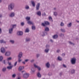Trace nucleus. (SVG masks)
<instances>
[{
	"instance_id": "obj_7",
	"label": "nucleus",
	"mask_w": 79,
	"mask_h": 79,
	"mask_svg": "<svg viewBox=\"0 0 79 79\" xmlns=\"http://www.w3.org/2000/svg\"><path fill=\"white\" fill-rule=\"evenodd\" d=\"M40 5V3H38L37 4L36 6V10H39Z\"/></svg>"
},
{
	"instance_id": "obj_41",
	"label": "nucleus",
	"mask_w": 79,
	"mask_h": 79,
	"mask_svg": "<svg viewBox=\"0 0 79 79\" xmlns=\"http://www.w3.org/2000/svg\"><path fill=\"white\" fill-rule=\"evenodd\" d=\"M60 37H63L64 36V34L62 33H60Z\"/></svg>"
},
{
	"instance_id": "obj_15",
	"label": "nucleus",
	"mask_w": 79,
	"mask_h": 79,
	"mask_svg": "<svg viewBox=\"0 0 79 79\" xmlns=\"http://www.w3.org/2000/svg\"><path fill=\"white\" fill-rule=\"evenodd\" d=\"M31 73H32V74H34L35 72V69L34 68L32 67L31 69Z\"/></svg>"
},
{
	"instance_id": "obj_26",
	"label": "nucleus",
	"mask_w": 79,
	"mask_h": 79,
	"mask_svg": "<svg viewBox=\"0 0 79 79\" xmlns=\"http://www.w3.org/2000/svg\"><path fill=\"white\" fill-rule=\"evenodd\" d=\"M57 60L59 61H62V58L59 56L58 57Z\"/></svg>"
},
{
	"instance_id": "obj_42",
	"label": "nucleus",
	"mask_w": 79,
	"mask_h": 79,
	"mask_svg": "<svg viewBox=\"0 0 79 79\" xmlns=\"http://www.w3.org/2000/svg\"><path fill=\"white\" fill-rule=\"evenodd\" d=\"M46 47L47 48H48L50 47V45L49 44H47L46 46Z\"/></svg>"
},
{
	"instance_id": "obj_32",
	"label": "nucleus",
	"mask_w": 79,
	"mask_h": 79,
	"mask_svg": "<svg viewBox=\"0 0 79 79\" xmlns=\"http://www.w3.org/2000/svg\"><path fill=\"white\" fill-rule=\"evenodd\" d=\"M71 74H74L75 73V70L73 69L71 70Z\"/></svg>"
},
{
	"instance_id": "obj_58",
	"label": "nucleus",
	"mask_w": 79,
	"mask_h": 79,
	"mask_svg": "<svg viewBox=\"0 0 79 79\" xmlns=\"http://www.w3.org/2000/svg\"><path fill=\"white\" fill-rule=\"evenodd\" d=\"M60 52V50H58L57 51V53H59V52Z\"/></svg>"
},
{
	"instance_id": "obj_52",
	"label": "nucleus",
	"mask_w": 79,
	"mask_h": 79,
	"mask_svg": "<svg viewBox=\"0 0 79 79\" xmlns=\"http://www.w3.org/2000/svg\"><path fill=\"white\" fill-rule=\"evenodd\" d=\"M59 75L60 76H61L63 75V73L62 72H60V73Z\"/></svg>"
},
{
	"instance_id": "obj_14",
	"label": "nucleus",
	"mask_w": 79,
	"mask_h": 79,
	"mask_svg": "<svg viewBox=\"0 0 79 79\" xmlns=\"http://www.w3.org/2000/svg\"><path fill=\"white\" fill-rule=\"evenodd\" d=\"M17 34L18 35H23V32L21 31H19L17 32Z\"/></svg>"
},
{
	"instance_id": "obj_22",
	"label": "nucleus",
	"mask_w": 79,
	"mask_h": 79,
	"mask_svg": "<svg viewBox=\"0 0 79 79\" xmlns=\"http://www.w3.org/2000/svg\"><path fill=\"white\" fill-rule=\"evenodd\" d=\"M37 76L38 77H39V78H40V77H41V74H40V72H38L37 73Z\"/></svg>"
},
{
	"instance_id": "obj_2",
	"label": "nucleus",
	"mask_w": 79,
	"mask_h": 79,
	"mask_svg": "<svg viewBox=\"0 0 79 79\" xmlns=\"http://www.w3.org/2000/svg\"><path fill=\"white\" fill-rule=\"evenodd\" d=\"M49 27H46L45 28V31L48 32V31H49ZM42 34H43V35H42V36H45V35H47V32L44 31V32H43Z\"/></svg>"
},
{
	"instance_id": "obj_16",
	"label": "nucleus",
	"mask_w": 79,
	"mask_h": 79,
	"mask_svg": "<svg viewBox=\"0 0 79 79\" xmlns=\"http://www.w3.org/2000/svg\"><path fill=\"white\" fill-rule=\"evenodd\" d=\"M27 23L28 24H32V25H33L34 24V22L32 21H30L29 20H28L27 22Z\"/></svg>"
},
{
	"instance_id": "obj_10",
	"label": "nucleus",
	"mask_w": 79,
	"mask_h": 79,
	"mask_svg": "<svg viewBox=\"0 0 79 79\" xmlns=\"http://www.w3.org/2000/svg\"><path fill=\"white\" fill-rule=\"evenodd\" d=\"M34 66L35 68H37V69H38V70H39V71H40L41 70V69L40 68V67L39 66L37 65H36V64H34Z\"/></svg>"
},
{
	"instance_id": "obj_48",
	"label": "nucleus",
	"mask_w": 79,
	"mask_h": 79,
	"mask_svg": "<svg viewBox=\"0 0 79 79\" xmlns=\"http://www.w3.org/2000/svg\"><path fill=\"white\" fill-rule=\"evenodd\" d=\"M12 77H13V78H15V77H16V74H14L12 75Z\"/></svg>"
},
{
	"instance_id": "obj_6",
	"label": "nucleus",
	"mask_w": 79,
	"mask_h": 79,
	"mask_svg": "<svg viewBox=\"0 0 79 79\" xmlns=\"http://www.w3.org/2000/svg\"><path fill=\"white\" fill-rule=\"evenodd\" d=\"M29 74L27 73H26L23 75V77L25 79H27V78H28V77H29Z\"/></svg>"
},
{
	"instance_id": "obj_24",
	"label": "nucleus",
	"mask_w": 79,
	"mask_h": 79,
	"mask_svg": "<svg viewBox=\"0 0 79 79\" xmlns=\"http://www.w3.org/2000/svg\"><path fill=\"white\" fill-rule=\"evenodd\" d=\"M25 10H29V6L28 5H26L25 7Z\"/></svg>"
},
{
	"instance_id": "obj_50",
	"label": "nucleus",
	"mask_w": 79,
	"mask_h": 79,
	"mask_svg": "<svg viewBox=\"0 0 79 79\" xmlns=\"http://www.w3.org/2000/svg\"><path fill=\"white\" fill-rule=\"evenodd\" d=\"M17 63H18V62L17 61H16L15 62V63L14 64V66H16V64H17Z\"/></svg>"
},
{
	"instance_id": "obj_53",
	"label": "nucleus",
	"mask_w": 79,
	"mask_h": 79,
	"mask_svg": "<svg viewBox=\"0 0 79 79\" xmlns=\"http://www.w3.org/2000/svg\"><path fill=\"white\" fill-rule=\"evenodd\" d=\"M34 61V59H32L30 61V62H31V63H33Z\"/></svg>"
},
{
	"instance_id": "obj_60",
	"label": "nucleus",
	"mask_w": 79,
	"mask_h": 79,
	"mask_svg": "<svg viewBox=\"0 0 79 79\" xmlns=\"http://www.w3.org/2000/svg\"><path fill=\"white\" fill-rule=\"evenodd\" d=\"M2 15L0 14V18H2Z\"/></svg>"
},
{
	"instance_id": "obj_27",
	"label": "nucleus",
	"mask_w": 79,
	"mask_h": 79,
	"mask_svg": "<svg viewBox=\"0 0 79 79\" xmlns=\"http://www.w3.org/2000/svg\"><path fill=\"white\" fill-rule=\"evenodd\" d=\"M21 58V57H18V62L19 63H21V61H22V60Z\"/></svg>"
},
{
	"instance_id": "obj_21",
	"label": "nucleus",
	"mask_w": 79,
	"mask_h": 79,
	"mask_svg": "<svg viewBox=\"0 0 79 79\" xmlns=\"http://www.w3.org/2000/svg\"><path fill=\"white\" fill-rule=\"evenodd\" d=\"M10 42L11 44H15V40H11L10 41Z\"/></svg>"
},
{
	"instance_id": "obj_43",
	"label": "nucleus",
	"mask_w": 79,
	"mask_h": 79,
	"mask_svg": "<svg viewBox=\"0 0 79 79\" xmlns=\"http://www.w3.org/2000/svg\"><path fill=\"white\" fill-rule=\"evenodd\" d=\"M57 15V12H54V16H56Z\"/></svg>"
},
{
	"instance_id": "obj_11",
	"label": "nucleus",
	"mask_w": 79,
	"mask_h": 79,
	"mask_svg": "<svg viewBox=\"0 0 79 79\" xmlns=\"http://www.w3.org/2000/svg\"><path fill=\"white\" fill-rule=\"evenodd\" d=\"M23 53L22 52H19L18 55V58H22V56H23Z\"/></svg>"
},
{
	"instance_id": "obj_61",
	"label": "nucleus",
	"mask_w": 79,
	"mask_h": 79,
	"mask_svg": "<svg viewBox=\"0 0 79 79\" xmlns=\"http://www.w3.org/2000/svg\"><path fill=\"white\" fill-rule=\"evenodd\" d=\"M3 62L4 63V64H5V60H3Z\"/></svg>"
},
{
	"instance_id": "obj_18",
	"label": "nucleus",
	"mask_w": 79,
	"mask_h": 79,
	"mask_svg": "<svg viewBox=\"0 0 79 79\" xmlns=\"http://www.w3.org/2000/svg\"><path fill=\"white\" fill-rule=\"evenodd\" d=\"M46 66L48 68H49L50 66V64L49 63V62H48L46 64Z\"/></svg>"
},
{
	"instance_id": "obj_54",
	"label": "nucleus",
	"mask_w": 79,
	"mask_h": 79,
	"mask_svg": "<svg viewBox=\"0 0 79 79\" xmlns=\"http://www.w3.org/2000/svg\"><path fill=\"white\" fill-rule=\"evenodd\" d=\"M48 75L49 76H52V73H48Z\"/></svg>"
},
{
	"instance_id": "obj_40",
	"label": "nucleus",
	"mask_w": 79,
	"mask_h": 79,
	"mask_svg": "<svg viewBox=\"0 0 79 79\" xmlns=\"http://www.w3.org/2000/svg\"><path fill=\"white\" fill-rule=\"evenodd\" d=\"M32 30H35V26H32Z\"/></svg>"
},
{
	"instance_id": "obj_8",
	"label": "nucleus",
	"mask_w": 79,
	"mask_h": 79,
	"mask_svg": "<svg viewBox=\"0 0 79 79\" xmlns=\"http://www.w3.org/2000/svg\"><path fill=\"white\" fill-rule=\"evenodd\" d=\"M1 52L2 53H5L6 52V50L4 48L2 47L1 49Z\"/></svg>"
},
{
	"instance_id": "obj_17",
	"label": "nucleus",
	"mask_w": 79,
	"mask_h": 79,
	"mask_svg": "<svg viewBox=\"0 0 79 79\" xmlns=\"http://www.w3.org/2000/svg\"><path fill=\"white\" fill-rule=\"evenodd\" d=\"M6 41H4L3 39L0 40V44H6Z\"/></svg>"
},
{
	"instance_id": "obj_45",
	"label": "nucleus",
	"mask_w": 79,
	"mask_h": 79,
	"mask_svg": "<svg viewBox=\"0 0 79 79\" xmlns=\"http://www.w3.org/2000/svg\"><path fill=\"white\" fill-rule=\"evenodd\" d=\"M60 25L61 26H64V23L63 22H61Z\"/></svg>"
},
{
	"instance_id": "obj_56",
	"label": "nucleus",
	"mask_w": 79,
	"mask_h": 79,
	"mask_svg": "<svg viewBox=\"0 0 79 79\" xmlns=\"http://www.w3.org/2000/svg\"><path fill=\"white\" fill-rule=\"evenodd\" d=\"M29 60L28 59H26L25 60V62H27L28 61H29Z\"/></svg>"
},
{
	"instance_id": "obj_55",
	"label": "nucleus",
	"mask_w": 79,
	"mask_h": 79,
	"mask_svg": "<svg viewBox=\"0 0 79 79\" xmlns=\"http://www.w3.org/2000/svg\"><path fill=\"white\" fill-rule=\"evenodd\" d=\"M62 56H65V53H62Z\"/></svg>"
},
{
	"instance_id": "obj_59",
	"label": "nucleus",
	"mask_w": 79,
	"mask_h": 79,
	"mask_svg": "<svg viewBox=\"0 0 79 79\" xmlns=\"http://www.w3.org/2000/svg\"><path fill=\"white\" fill-rule=\"evenodd\" d=\"M22 63L23 64H26V62L25 61H23Z\"/></svg>"
},
{
	"instance_id": "obj_19",
	"label": "nucleus",
	"mask_w": 79,
	"mask_h": 79,
	"mask_svg": "<svg viewBox=\"0 0 79 79\" xmlns=\"http://www.w3.org/2000/svg\"><path fill=\"white\" fill-rule=\"evenodd\" d=\"M36 14L37 15H38V16H41V12H40V11H38L37 12Z\"/></svg>"
},
{
	"instance_id": "obj_51",
	"label": "nucleus",
	"mask_w": 79,
	"mask_h": 79,
	"mask_svg": "<svg viewBox=\"0 0 79 79\" xmlns=\"http://www.w3.org/2000/svg\"><path fill=\"white\" fill-rule=\"evenodd\" d=\"M40 56V54H37L36 56L37 58H39V57Z\"/></svg>"
},
{
	"instance_id": "obj_38",
	"label": "nucleus",
	"mask_w": 79,
	"mask_h": 79,
	"mask_svg": "<svg viewBox=\"0 0 79 79\" xmlns=\"http://www.w3.org/2000/svg\"><path fill=\"white\" fill-rule=\"evenodd\" d=\"M30 38H26V42H29L30 41Z\"/></svg>"
},
{
	"instance_id": "obj_33",
	"label": "nucleus",
	"mask_w": 79,
	"mask_h": 79,
	"mask_svg": "<svg viewBox=\"0 0 79 79\" xmlns=\"http://www.w3.org/2000/svg\"><path fill=\"white\" fill-rule=\"evenodd\" d=\"M49 19L50 20V21H51L52 22L53 21V20L52 19V17L49 16Z\"/></svg>"
},
{
	"instance_id": "obj_28",
	"label": "nucleus",
	"mask_w": 79,
	"mask_h": 79,
	"mask_svg": "<svg viewBox=\"0 0 79 79\" xmlns=\"http://www.w3.org/2000/svg\"><path fill=\"white\" fill-rule=\"evenodd\" d=\"M60 31H61L62 32H66V30H65V29L63 28L61 29Z\"/></svg>"
},
{
	"instance_id": "obj_44",
	"label": "nucleus",
	"mask_w": 79,
	"mask_h": 79,
	"mask_svg": "<svg viewBox=\"0 0 79 79\" xmlns=\"http://www.w3.org/2000/svg\"><path fill=\"white\" fill-rule=\"evenodd\" d=\"M42 15L43 16H46V14L44 12L43 13Z\"/></svg>"
},
{
	"instance_id": "obj_1",
	"label": "nucleus",
	"mask_w": 79,
	"mask_h": 79,
	"mask_svg": "<svg viewBox=\"0 0 79 79\" xmlns=\"http://www.w3.org/2000/svg\"><path fill=\"white\" fill-rule=\"evenodd\" d=\"M14 7L15 3H11L8 6V10L10 11H11L14 9Z\"/></svg>"
},
{
	"instance_id": "obj_30",
	"label": "nucleus",
	"mask_w": 79,
	"mask_h": 79,
	"mask_svg": "<svg viewBox=\"0 0 79 79\" xmlns=\"http://www.w3.org/2000/svg\"><path fill=\"white\" fill-rule=\"evenodd\" d=\"M49 51V49L47 48L46 49H45L44 52L46 53H48Z\"/></svg>"
},
{
	"instance_id": "obj_12",
	"label": "nucleus",
	"mask_w": 79,
	"mask_h": 79,
	"mask_svg": "<svg viewBox=\"0 0 79 79\" xmlns=\"http://www.w3.org/2000/svg\"><path fill=\"white\" fill-rule=\"evenodd\" d=\"M5 55L6 56H10L11 55V52L8 51L6 52Z\"/></svg>"
},
{
	"instance_id": "obj_4",
	"label": "nucleus",
	"mask_w": 79,
	"mask_h": 79,
	"mask_svg": "<svg viewBox=\"0 0 79 79\" xmlns=\"http://www.w3.org/2000/svg\"><path fill=\"white\" fill-rule=\"evenodd\" d=\"M71 63L72 64H75L76 62V58L73 57L71 59Z\"/></svg>"
},
{
	"instance_id": "obj_3",
	"label": "nucleus",
	"mask_w": 79,
	"mask_h": 79,
	"mask_svg": "<svg viewBox=\"0 0 79 79\" xmlns=\"http://www.w3.org/2000/svg\"><path fill=\"white\" fill-rule=\"evenodd\" d=\"M7 63L8 64L9 66H8L7 67V69L8 70H10V69H12V68L13 67V65H12L11 62H8Z\"/></svg>"
},
{
	"instance_id": "obj_63",
	"label": "nucleus",
	"mask_w": 79,
	"mask_h": 79,
	"mask_svg": "<svg viewBox=\"0 0 79 79\" xmlns=\"http://www.w3.org/2000/svg\"><path fill=\"white\" fill-rule=\"evenodd\" d=\"M50 41H51V42H53V40H50Z\"/></svg>"
},
{
	"instance_id": "obj_39",
	"label": "nucleus",
	"mask_w": 79,
	"mask_h": 79,
	"mask_svg": "<svg viewBox=\"0 0 79 79\" xmlns=\"http://www.w3.org/2000/svg\"><path fill=\"white\" fill-rule=\"evenodd\" d=\"M69 44H70V45H75L71 41H69Z\"/></svg>"
},
{
	"instance_id": "obj_49",
	"label": "nucleus",
	"mask_w": 79,
	"mask_h": 79,
	"mask_svg": "<svg viewBox=\"0 0 79 79\" xmlns=\"http://www.w3.org/2000/svg\"><path fill=\"white\" fill-rule=\"evenodd\" d=\"M63 66L64 67V68H67L66 66L64 64H63Z\"/></svg>"
},
{
	"instance_id": "obj_13",
	"label": "nucleus",
	"mask_w": 79,
	"mask_h": 79,
	"mask_svg": "<svg viewBox=\"0 0 79 79\" xmlns=\"http://www.w3.org/2000/svg\"><path fill=\"white\" fill-rule=\"evenodd\" d=\"M13 28H11L9 29V33L10 34H11L13 33Z\"/></svg>"
},
{
	"instance_id": "obj_62",
	"label": "nucleus",
	"mask_w": 79,
	"mask_h": 79,
	"mask_svg": "<svg viewBox=\"0 0 79 79\" xmlns=\"http://www.w3.org/2000/svg\"><path fill=\"white\" fill-rule=\"evenodd\" d=\"M17 79H21V77H18Z\"/></svg>"
},
{
	"instance_id": "obj_9",
	"label": "nucleus",
	"mask_w": 79,
	"mask_h": 79,
	"mask_svg": "<svg viewBox=\"0 0 79 79\" xmlns=\"http://www.w3.org/2000/svg\"><path fill=\"white\" fill-rule=\"evenodd\" d=\"M15 15V14L14 12H11L10 13L9 15V17L10 18H13V17H14Z\"/></svg>"
},
{
	"instance_id": "obj_23",
	"label": "nucleus",
	"mask_w": 79,
	"mask_h": 79,
	"mask_svg": "<svg viewBox=\"0 0 79 79\" xmlns=\"http://www.w3.org/2000/svg\"><path fill=\"white\" fill-rule=\"evenodd\" d=\"M31 4L33 5V6H34V7H35V3L33 1H32L31 2Z\"/></svg>"
},
{
	"instance_id": "obj_5",
	"label": "nucleus",
	"mask_w": 79,
	"mask_h": 79,
	"mask_svg": "<svg viewBox=\"0 0 79 79\" xmlns=\"http://www.w3.org/2000/svg\"><path fill=\"white\" fill-rule=\"evenodd\" d=\"M45 24H46V25H49V24H50V23L47 21H45L44 23H42L41 25L43 26H44V27H45Z\"/></svg>"
},
{
	"instance_id": "obj_57",
	"label": "nucleus",
	"mask_w": 79,
	"mask_h": 79,
	"mask_svg": "<svg viewBox=\"0 0 79 79\" xmlns=\"http://www.w3.org/2000/svg\"><path fill=\"white\" fill-rule=\"evenodd\" d=\"M2 29L0 28V34L2 33Z\"/></svg>"
},
{
	"instance_id": "obj_35",
	"label": "nucleus",
	"mask_w": 79,
	"mask_h": 79,
	"mask_svg": "<svg viewBox=\"0 0 79 79\" xmlns=\"http://www.w3.org/2000/svg\"><path fill=\"white\" fill-rule=\"evenodd\" d=\"M6 67L3 68L2 70V71H3V72H5L6 70Z\"/></svg>"
},
{
	"instance_id": "obj_36",
	"label": "nucleus",
	"mask_w": 79,
	"mask_h": 79,
	"mask_svg": "<svg viewBox=\"0 0 79 79\" xmlns=\"http://www.w3.org/2000/svg\"><path fill=\"white\" fill-rule=\"evenodd\" d=\"M12 59V58L11 57L8 58L7 59V60L8 61V62H9V61L10 60H11Z\"/></svg>"
},
{
	"instance_id": "obj_25",
	"label": "nucleus",
	"mask_w": 79,
	"mask_h": 79,
	"mask_svg": "<svg viewBox=\"0 0 79 79\" xmlns=\"http://www.w3.org/2000/svg\"><path fill=\"white\" fill-rule=\"evenodd\" d=\"M25 19H26L27 21H29V20L31 19V18L30 17L27 16L26 17Z\"/></svg>"
},
{
	"instance_id": "obj_37",
	"label": "nucleus",
	"mask_w": 79,
	"mask_h": 79,
	"mask_svg": "<svg viewBox=\"0 0 79 79\" xmlns=\"http://www.w3.org/2000/svg\"><path fill=\"white\" fill-rule=\"evenodd\" d=\"M29 32V29L28 28H27L26 29L25 32Z\"/></svg>"
},
{
	"instance_id": "obj_20",
	"label": "nucleus",
	"mask_w": 79,
	"mask_h": 79,
	"mask_svg": "<svg viewBox=\"0 0 79 79\" xmlns=\"http://www.w3.org/2000/svg\"><path fill=\"white\" fill-rule=\"evenodd\" d=\"M72 26V23H70L67 24V27H71Z\"/></svg>"
},
{
	"instance_id": "obj_31",
	"label": "nucleus",
	"mask_w": 79,
	"mask_h": 79,
	"mask_svg": "<svg viewBox=\"0 0 79 79\" xmlns=\"http://www.w3.org/2000/svg\"><path fill=\"white\" fill-rule=\"evenodd\" d=\"M16 24H14V25H12V28H13V29H14V28H16Z\"/></svg>"
},
{
	"instance_id": "obj_34",
	"label": "nucleus",
	"mask_w": 79,
	"mask_h": 79,
	"mask_svg": "<svg viewBox=\"0 0 79 79\" xmlns=\"http://www.w3.org/2000/svg\"><path fill=\"white\" fill-rule=\"evenodd\" d=\"M3 59V57L2 56H0V61H2Z\"/></svg>"
},
{
	"instance_id": "obj_64",
	"label": "nucleus",
	"mask_w": 79,
	"mask_h": 79,
	"mask_svg": "<svg viewBox=\"0 0 79 79\" xmlns=\"http://www.w3.org/2000/svg\"><path fill=\"white\" fill-rule=\"evenodd\" d=\"M2 2V0H0V3H1V2Z\"/></svg>"
},
{
	"instance_id": "obj_29",
	"label": "nucleus",
	"mask_w": 79,
	"mask_h": 79,
	"mask_svg": "<svg viewBox=\"0 0 79 79\" xmlns=\"http://www.w3.org/2000/svg\"><path fill=\"white\" fill-rule=\"evenodd\" d=\"M58 35H55L53 36V37L54 39H56L57 38H58Z\"/></svg>"
},
{
	"instance_id": "obj_46",
	"label": "nucleus",
	"mask_w": 79,
	"mask_h": 79,
	"mask_svg": "<svg viewBox=\"0 0 79 79\" xmlns=\"http://www.w3.org/2000/svg\"><path fill=\"white\" fill-rule=\"evenodd\" d=\"M21 26H24V22H22L21 23Z\"/></svg>"
},
{
	"instance_id": "obj_47",
	"label": "nucleus",
	"mask_w": 79,
	"mask_h": 79,
	"mask_svg": "<svg viewBox=\"0 0 79 79\" xmlns=\"http://www.w3.org/2000/svg\"><path fill=\"white\" fill-rule=\"evenodd\" d=\"M19 71H21V70L23 69L22 67L21 66L19 67Z\"/></svg>"
}]
</instances>
